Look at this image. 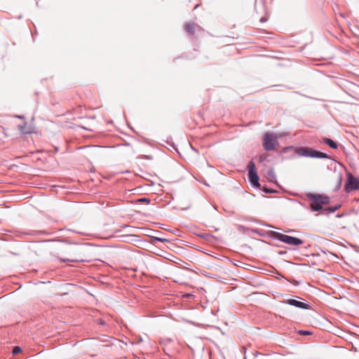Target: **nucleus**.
<instances>
[{"label": "nucleus", "instance_id": "f257e3e1", "mask_svg": "<svg viewBox=\"0 0 359 359\" xmlns=\"http://www.w3.org/2000/svg\"><path fill=\"white\" fill-rule=\"evenodd\" d=\"M306 196L309 200V207L312 212L325 211L324 206L330 203V198L325 194L309 192Z\"/></svg>", "mask_w": 359, "mask_h": 359}, {"label": "nucleus", "instance_id": "f03ea898", "mask_svg": "<svg viewBox=\"0 0 359 359\" xmlns=\"http://www.w3.org/2000/svg\"><path fill=\"white\" fill-rule=\"evenodd\" d=\"M294 150L295 154L299 156L309 157V158H326V159H332L331 156L327 154L326 153L322 152L318 150H316L311 147H298L294 148L292 146L285 147L283 148V152H285L287 150L293 149Z\"/></svg>", "mask_w": 359, "mask_h": 359}, {"label": "nucleus", "instance_id": "7ed1b4c3", "mask_svg": "<svg viewBox=\"0 0 359 359\" xmlns=\"http://www.w3.org/2000/svg\"><path fill=\"white\" fill-rule=\"evenodd\" d=\"M85 249V245L83 244H74L68 248L66 252L72 257V258L60 259V262L65 263L70 262H84L86 260L81 257Z\"/></svg>", "mask_w": 359, "mask_h": 359}, {"label": "nucleus", "instance_id": "20e7f679", "mask_svg": "<svg viewBox=\"0 0 359 359\" xmlns=\"http://www.w3.org/2000/svg\"><path fill=\"white\" fill-rule=\"evenodd\" d=\"M268 235L271 238L278 240L290 245L298 246L304 243V241L297 237L288 236L275 231H269Z\"/></svg>", "mask_w": 359, "mask_h": 359}, {"label": "nucleus", "instance_id": "39448f33", "mask_svg": "<svg viewBox=\"0 0 359 359\" xmlns=\"http://www.w3.org/2000/svg\"><path fill=\"white\" fill-rule=\"evenodd\" d=\"M279 144L276 133L266 132L262 137V146L265 151H273Z\"/></svg>", "mask_w": 359, "mask_h": 359}, {"label": "nucleus", "instance_id": "423d86ee", "mask_svg": "<svg viewBox=\"0 0 359 359\" xmlns=\"http://www.w3.org/2000/svg\"><path fill=\"white\" fill-rule=\"evenodd\" d=\"M344 189L347 193L359 189V179L351 173H349L344 186Z\"/></svg>", "mask_w": 359, "mask_h": 359}, {"label": "nucleus", "instance_id": "0eeeda50", "mask_svg": "<svg viewBox=\"0 0 359 359\" xmlns=\"http://www.w3.org/2000/svg\"><path fill=\"white\" fill-rule=\"evenodd\" d=\"M283 303L302 309H309L310 308V305L309 304L294 299H285Z\"/></svg>", "mask_w": 359, "mask_h": 359}, {"label": "nucleus", "instance_id": "6e6552de", "mask_svg": "<svg viewBox=\"0 0 359 359\" xmlns=\"http://www.w3.org/2000/svg\"><path fill=\"white\" fill-rule=\"evenodd\" d=\"M248 179L251 186L254 188H260L261 184L259 182L257 172L248 174Z\"/></svg>", "mask_w": 359, "mask_h": 359}, {"label": "nucleus", "instance_id": "1a4fd4ad", "mask_svg": "<svg viewBox=\"0 0 359 359\" xmlns=\"http://www.w3.org/2000/svg\"><path fill=\"white\" fill-rule=\"evenodd\" d=\"M196 28L199 29L200 27L195 23H188L185 25L184 27L186 32L191 35H193L195 33Z\"/></svg>", "mask_w": 359, "mask_h": 359}, {"label": "nucleus", "instance_id": "9d476101", "mask_svg": "<svg viewBox=\"0 0 359 359\" xmlns=\"http://www.w3.org/2000/svg\"><path fill=\"white\" fill-rule=\"evenodd\" d=\"M323 142L326 144L327 145H328L332 149H337L338 148L337 143L330 138H328V137L323 138Z\"/></svg>", "mask_w": 359, "mask_h": 359}, {"label": "nucleus", "instance_id": "9b49d317", "mask_svg": "<svg viewBox=\"0 0 359 359\" xmlns=\"http://www.w3.org/2000/svg\"><path fill=\"white\" fill-rule=\"evenodd\" d=\"M267 177H268V179H269V182H275L276 184H278V182L276 181V173H275V172H274L273 168H271L267 172Z\"/></svg>", "mask_w": 359, "mask_h": 359}, {"label": "nucleus", "instance_id": "f8f14e48", "mask_svg": "<svg viewBox=\"0 0 359 359\" xmlns=\"http://www.w3.org/2000/svg\"><path fill=\"white\" fill-rule=\"evenodd\" d=\"M247 167H248V174L257 172L255 163L252 161H250L248 163Z\"/></svg>", "mask_w": 359, "mask_h": 359}, {"label": "nucleus", "instance_id": "ddd939ff", "mask_svg": "<svg viewBox=\"0 0 359 359\" xmlns=\"http://www.w3.org/2000/svg\"><path fill=\"white\" fill-rule=\"evenodd\" d=\"M341 204H337L334 206H330L325 208V211H328L330 213H334L341 208Z\"/></svg>", "mask_w": 359, "mask_h": 359}, {"label": "nucleus", "instance_id": "4468645a", "mask_svg": "<svg viewBox=\"0 0 359 359\" xmlns=\"http://www.w3.org/2000/svg\"><path fill=\"white\" fill-rule=\"evenodd\" d=\"M341 184H342V177L341 175H339V177H337L336 185L334 187L333 191L334 192L338 191L341 189Z\"/></svg>", "mask_w": 359, "mask_h": 359}, {"label": "nucleus", "instance_id": "2eb2a0df", "mask_svg": "<svg viewBox=\"0 0 359 359\" xmlns=\"http://www.w3.org/2000/svg\"><path fill=\"white\" fill-rule=\"evenodd\" d=\"M261 189L262 191H263L264 193H266V194H274V193H277V191L273 189H271V188H269V187H267L266 186H264L262 187V188H259Z\"/></svg>", "mask_w": 359, "mask_h": 359}, {"label": "nucleus", "instance_id": "dca6fc26", "mask_svg": "<svg viewBox=\"0 0 359 359\" xmlns=\"http://www.w3.org/2000/svg\"><path fill=\"white\" fill-rule=\"evenodd\" d=\"M150 238H151V241L153 243H155V242L165 243V242H168V240L166 239V238L156 237V236H150Z\"/></svg>", "mask_w": 359, "mask_h": 359}, {"label": "nucleus", "instance_id": "f3484780", "mask_svg": "<svg viewBox=\"0 0 359 359\" xmlns=\"http://www.w3.org/2000/svg\"><path fill=\"white\" fill-rule=\"evenodd\" d=\"M21 351H22V348L18 346H15L13 348L12 353L13 355H17V354L20 353Z\"/></svg>", "mask_w": 359, "mask_h": 359}, {"label": "nucleus", "instance_id": "a211bd4d", "mask_svg": "<svg viewBox=\"0 0 359 359\" xmlns=\"http://www.w3.org/2000/svg\"><path fill=\"white\" fill-rule=\"evenodd\" d=\"M43 233H45V231H30V232L25 233V234H27V235H40V234H43Z\"/></svg>", "mask_w": 359, "mask_h": 359}, {"label": "nucleus", "instance_id": "6ab92c4d", "mask_svg": "<svg viewBox=\"0 0 359 359\" xmlns=\"http://www.w3.org/2000/svg\"><path fill=\"white\" fill-rule=\"evenodd\" d=\"M298 333L301 335H310L311 334V332L309 330H299L298 331Z\"/></svg>", "mask_w": 359, "mask_h": 359}, {"label": "nucleus", "instance_id": "aec40b11", "mask_svg": "<svg viewBox=\"0 0 359 359\" xmlns=\"http://www.w3.org/2000/svg\"><path fill=\"white\" fill-rule=\"evenodd\" d=\"M138 202L140 203H150V199L148 198H146V197H143V198H140L138 199Z\"/></svg>", "mask_w": 359, "mask_h": 359}, {"label": "nucleus", "instance_id": "412c9836", "mask_svg": "<svg viewBox=\"0 0 359 359\" xmlns=\"http://www.w3.org/2000/svg\"><path fill=\"white\" fill-rule=\"evenodd\" d=\"M276 137H277V141H278L279 139L283 137L287 134L286 133H276Z\"/></svg>", "mask_w": 359, "mask_h": 359}, {"label": "nucleus", "instance_id": "4be33fe9", "mask_svg": "<svg viewBox=\"0 0 359 359\" xmlns=\"http://www.w3.org/2000/svg\"><path fill=\"white\" fill-rule=\"evenodd\" d=\"M98 321H99V323H100V325H104V324H105L104 321V320H102V319H99V320H98Z\"/></svg>", "mask_w": 359, "mask_h": 359}, {"label": "nucleus", "instance_id": "5701e85b", "mask_svg": "<svg viewBox=\"0 0 359 359\" xmlns=\"http://www.w3.org/2000/svg\"><path fill=\"white\" fill-rule=\"evenodd\" d=\"M266 18H264V17H262V18H260V22H266Z\"/></svg>", "mask_w": 359, "mask_h": 359}, {"label": "nucleus", "instance_id": "b1692460", "mask_svg": "<svg viewBox=\"0 0 359 359\" xmlns=\"http://www.w3.org/2000/svg\"><path fill=\"white\" fill-rule=\"evenodd\" d=\"M283 231L285 232V233H288V232L294 231V230H292V229H287V230H284Z\"/></svg>", "mask_w": 359, "mask_h": 359}, {"label": "nucleus", "instance_id": "393cba45", "mask_svg": "<svg viewBox=\"0 0 359 359\" xmlns=\"http://www.w3.org/2000/svg\"><path fill=\"white\" fill-rule=\"evenodd\" d=\"M286 253H287L286 251H280V252H279V255H285Z\"/></svg>", "mask_w": 359, "mask_h": 359}, {"label": "nucleus", "instance_id": "a878e982", "mask_svg": "<svg viewBox=\"0 0 359 359\" xmlns=\"http://www.w3.org/2000/svg\"><path fill=\"white\" fill-rule=\"evenodd\" d=\"M24 128H25V126H20V125L19 126V129L22 131L24 130Z\"/></svg>", "mask_w": 359, "mask_h": 359}, {"label": "nucleus", "instance_id": "bb28decb", "mask_svg": "<svg viewBox=\"0 0 359 359\" xmlns=\"http://www.w3.org/2000/svg\"><path fill=\"white\" fill-rule=\"evenodd\" d=\"M300 203V205H301L302 207H304V208H306V205L304 203Z\"/></svg>", "mask_w": 359, "mask_h": 359}, {"label": "nucleus", "instance_id": "cd10ccee", "mask_svg": "<svg viewBox=\"0 0 359 359\" xmlns=\"http://www.w3.org/2000/svg\"><path fill=\"white\" fill-rule=\"evenodd\" d=\"M16 117H17L18 118H23V116H22V115H18V116H16Z\"/></svg>", "mask_w": 359, "mask_h": 359}, {"label": "nucleus", "instance_id": "c85d7f7f", "mask_svg": "<svg viewBox=\"0 0 359 359\" xmlns=\"http://www.w3.org/2000/svg\"><path fill=\"white\" fill-rule=\"evenodd\" d=\"M208 236V234H203V235H201V237L205 238Z\"/></svg>", "mask_w": 359, "mask_h": 359}, {"label": "nucleus", "instance_id": "c756f323", "mask_svg": "<svg viewBox=\"0 0 359 359\" xmlns=\"http://www.w3.org/2000/svg\"><path fill=\"white\" fill-rule=\"evenodd\" d=\"M242 228H243V226L242 225H239L238 229L241 231Z\"/></svg>", "mask_w": 359, "mask_h": 359}]
</instances>
